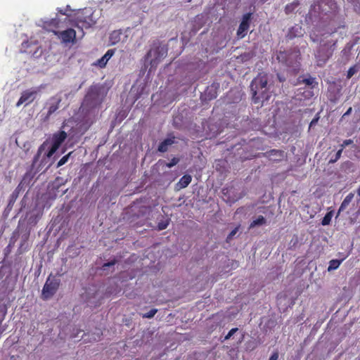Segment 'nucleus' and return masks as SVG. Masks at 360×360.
<instances>
[{
    "label": "nucleus",
    "instance_id": "obj_1",
    "mask_svg": "<svg viewBox=\"0 0 360 360\" xmlns=\"http://www.w3.org/2000/svg\"><path fill=\"white\" fill-rule=\"evenodd\" d=\"M269 75L264 72H259L250 85L252 101L255 104L263 105L264 101L271 98L270 86L268 84Z\"/></svg>",
    "mask_w": 360,
    "mask_h": 360
},
{
    "label": "nucleus",
    "instance_id": "obj_2",
    "mask_svg": "<svg viewBox=\"0 0 360 360\" xmlns=\"http://www.w3.org/2000/svg\"><path fill=\"white\" fill-rule=\"evenodd\" d=\"M48 143H49L47 141H44L43 143L41 144L40 146L38 148L37 152L33 158L30 170L24 174L22 179L21 180L20 184L18 185V186L15 188V189L13 191V192L17 191L18 194L20 195V193L21 192V191L23 190L25 188V187L28 186L29 184L30 183V181L34 177V176L38 172H41V170L43 169L41 167H39V165H38L37 168L34 169L37 162L39 161L41 155H42V152L46 150Z\"/></svg>",
    "mask_w": 360,
    "mask_h": 360
},
{
    "label": "nucleus",
    "instance_id": "obj_3",
    "mask_svg": "<svg viewBox=\"0 0 360 360\" xmlns=\"http://www.w3.org/2000/svg\"><path fill=\"white\" fill-rule=\"evenodd\" d=\"M104 96L103 87L91 86L82 103V108L86 111H90L101 104Z\"/></svg>",
    "mask_w": 360,
    "mask_h": 360
},
{
    "label": "nucleus",
    "instance_id": "obj_4",
    "mask_svg": "<svg viewBox=\"0 0 360 360\" xmlns=\"http://www.w3.org/2000/svg\"><path fill=\"white\" fill-rule=\"evenodd\" d=\"M67 133L65 131H59L53 134L51 140V146L50 148L49 141L47 140L49 143L46 150L42 152V153H44V154L39 164V167L44 168L46 166L48 162V160L56 152L60 145L67 139ZM45 141H46V140Z\"/></svg>",
    "mask_w": 360,
    "mask_h": 360
},
{
    "label": "nucleus",
    "instance_id": "obj_5",
    "mask_svg": "<svg viewBox=\"0 0 360 360\" xmlns=\"http://www.w3.org/2000/svg\"><path fill=\"white\" fill-rule=\"evenodd\" d=\"M167 48L158 41H154L150 49L145 56L146 62H149L151 68H156L158 64L167 56Z\"/></svg>",
    "mask_w": 360,
    "mask_h": 360
},
{
    "label": "nucleus",
    "instance_id": "obj_6",
    "mask_svg": "<svg viewBox=\"0 0 360 360\" xmlns=\"http://www.w3.org/2000/svg\"><path fill=\"white\" fill-rule=\"evenodd\" d=\"M337 40H331L320 44L315 53L319 66H323L333 56Z\"/></svg>",
    "mask_w": 360,
    "mask_h": 360
},
{
    "label": "nucleus",
    "instance_id": "obj_7",
    "mask_svg": "<svg viewBox=\"0 0 360 360\" xmlns=\"http://www.w3.org/2000/svg\"><path fill=\"white\" fill-rule=\"evenodd\" d=\"M91 8H84L76 14L75 26L77 27L89 28L96 24V19L93 16Z\"/></svg>",
    "mask_w": 360,
    "mask_h": 360
},
{
    "label": "nucleus",
    "instance_id": "obj_8",
    "mask_svg": "<svg viewBox=\"0 0 360 360\" xmlns=\"http://www.w3.org/2000/svg\"><path fill=\"white\" fill-rule=\"evenodd\" d=\"M300 51H279L276 54V59L279 63H281L290 68L297 67V63L300 59Z\"/></svg>",
    "mask_w": 360,
    "mask_h": 360
},
{
    "label": "nucleus",
    "instance_id": "obj_9",
    "mask_svg": "<svg viewBox=\"0 0 360 360\" xmlns=\"http://www.w3.org/2000/svg\"><path fill=\"white\" fill-rule=\"evenodd\" d=\"M60 285V281L52 275H49L43 287L41 296L44 300H48L53 297L57 292Z\"/></svg>",
    "mask_w": 360,
    "mask_h": 360
},
{
    "label": "nucleus",
    "instance_id": "obj_10",
    "mask_svg": "<svg viewBox=\"0 0 360 360\" xmlns=\"http://www.w3.org/2000/svg\"><path fill=\"white\" fill-rule=\"evenodd\" d=\"M41 87L30 88L23 91L21 96L16 103V107H20L24 104L25 106L32 103L38 96Z\"/></svg>",
    "mask_w": 360,
    "mask_h": 360
},
{
    "label": "nucleus",
    "instance_id": "obj_11",
    "mask_svg": "<svg viewBox=\"0 0 360 360\" xmlns=\"http://www.w3.org/2000/svg\"><path fill=\"white\" fill-rule=\"evenodd\" d=\"M63 44H75L76 42V32L72 28H68L63 31H53Z\"/></svg>",
    "mask_w": 360,
    "mask_h": 360
},
{
    "label": "nucleus",
    "instance_id": "obj_12",
    "mask_svg": "<svg viewBox=\"0 0 360 360\" xmlns=\"http://www.w3.org/2000/svg\"><path fill=\"white\" fill-rule=\"evenodd\" d=\"M252 15V13H247L243 15L242 20L237 30V35L238 37L243 38L247 34V32L250 27Z\"/></svg>",
    "mask_w": 360,
    "mask_h": 360
},
{
    "label": "nucleus",
    "instance_id": "obj_13",
    "mask_svg": "<svg viewBox=\"0 0 360 360\" xmlns=\"http://www.w3.org/2000/svg\"><path fill=\"white\" fill-rule=\"evenodd\" d=\"M61 101L62 98L60 96L58 95H56L50 98L49 102L47 103V105L49 106L47 114L46 115V119H49L50 116L59 108L60 103Z\"/></svg>",
    "mask_w": 360,
    "mask_h": 360
},
{
    "label": "nucleus",
    "instance_id": "obj_14",
    "mask_svg": "<svg viewBox=\"0 0 360 360\" xmlns=\"http://www.w3.org/2000/svg\"><path fill=\"white\" fill-rule=\"evenodd\" d=\"M263 156L273 162H280L285 157V153L282 150L272 149L263 153Z\"/></svg>",
    "mask_w": 360,
    "mask_h": 360
},
{
    "label": "nucleus",
    "instance_id": "obj_15",
    "mask_svg": "<svg viewBox=\"0 0 360 360\" xmlns=\"http://www.w3.org/2000/svg\"><path fill=\"white\" fill-rule=\"evenodd\" d=\"M176 137L173 134H169L168 137L161 141L158 146V150L161 153H165L168 150L169 146L174 144Z\"/></svg>",
    "mask_w": 360,
    "mask_h": 360
},
{
    "label": "nucleus",
    "instance_id": "obj_16",
    "mask_svg": "<svg viewBox=\"0 0 360 360\" xmlns=\"http://www.w3.org/2000/svg\"><path fill=\"white\" fill-rule=\"evenodd\" d=\"M304 30L302 26L295 25L290 27L286 35V38L289 40H292L295 37H300L303 35Z\"/></svg>",
    "mask_w": 360,
    "mask_h": 360
},
{
    "label": "nucleus",
    "instance_id": "obj_17",
    "mask_svg": "<svg viewBox=\"0 0 360 360\" xmlns=\"http://www.w3.org/2000/svg\"><path fill=\"white\" fill-rule=\"evenodd\" d=\"M115 52V49H109L106 51V53L104 54V56L98 59L94 65L101 68H103L105 67L108 61L111 58V57L114 55Z\"/></svg>",
    "mask_w": 360,
    "mask_h": 360
},
{
    "label": "nucleus",
    "instance_id": "obj_18",
    "mask_svg": "<svg viewBox=\"0 0 360 360\" xmlns=\"http://www.w3.org/2000/svg\"><path fill=\"white\" fill-rule=\"evenodd\" d=\"M354 197V194L353 193H349L343 200L342 202L338 211V215L340 214V212L345 211L347 207L349 205V204L352 202L353 198Z\"/></svg>",
    "mask_w": 360,
    "mask_h": 360
},
{
    "label": "nucleus",
    "instance_id": "obj_19",
    "mask_svg": "<svg viewBox=\"0 0 360 360\" xmlns=\"http://www.w3.org/2000/svg\"><path fill=\"white\" fill-rule=\"evenodd\" d=\"M192 177L189 174L184 175L176 184V187L178 190L186 188L191 182Z\"/></svg>",
    "mask_w": 360,
    "mask_h": 360
},
{
    "label": "nucleus",
    "instance_id": "obj_20",
    "mask_svg": "<svg viewBox=\"0 0 360 360\" xmlns=\"http://www.w3.org/2000/svg\"><path fill=\"white\" fill-rule=\"evenodd\" d=\"M122 32L120 30H115L111 32L109 40L112 45L118 43L121 39Z\"/></svg>",
    "mask_w": 360,
    "mask_h": 360
},
{
    "label": "nucleus",
    "instance_id": "obj_21",
    "mask_svg": "<svg viewBox=\"0 0 360 360\" xmlns=\"http://www.w3.org/2000/svg\"><path fill=\"white\" fill-rule=\"evenodd\" d=\"M266 223V219L263 216L260 215L250 224L249 229H253L256 226L264 225Z\"/></svg>",
    "mask_w": 360,
    "mask_h": 360
},
{
    "label": "nucleus",
    "instance_id": "obj_22",
    "mask_svg": "<svg viewBox=\"0 0 360 360\" xmlns=\"http://www.w3.org/2000/svg\"><path fill=\"white\" fill-rule=\"evenodd\" d=\"M205 96L207 99L212 100L217 97V88L214 86H208L205 91Z\"/></svg>",
    "mask_w": 360,
    "mask_h": 360
},
{
    "label": "nucleus",
    "instance_id": "obj_23",
    "mask_svg": "<svg viewBox=\"0 0 360 360\" xmlns=\"http://www.w3.org/2000/svg\"><path fill=\"white\" fill-rule=\"evenodd\" d=\"M300 5V1L298 0H295L292 2L287 4L285 6V13L286 14L292 13Z\"/></svg>",
    "mask_w": 360,
    "mask_h": 360
},
{
    "label": "nucleus",
    "instance_id": "obj_24",
    "mask_svg": "<svg viewBox=\"0 0 360 360\" xmlns=\"http://www.w3.org/2000/svg\"><path fill=\"white\" fill-rule=\"evenodd\" d=\"M300 82H302L306 84L307 86H309L311 88H314L318 85V82L316 81V78L312 77L311 76H309V77L307 78L303 79L302 81L300 80Z\"/></svg>",
    "mask_w": 360,
    "mask_h": 360
},
{
    "label": "nucleus",
    "instance_id": "obj_25",
    "mask_svg": "<svg viewBox=\"0 0 360 360\" xmlns=\"http://www.w3.org/2000/svg\"><path fill=\"white\" fill-rule=\"evenodd\" d=\"M333 216V211L328 212L321 220L323 226H327L330 224L332 217Z\"/></svg>",
    "mask_w": 360,
    "mask_h": 360
},
{
    "label": "nucleus",
    "instance_id": "obj_26",
    "mask_svg": "<svg viewBox=\"0 0 360 360\" xmlns=\"http://www.w3.org/2000/svg\"><path fill=\"white\" fill-rule=\"evenodd\" d=\"M342 261V260H338V259L330 260L329 262V266L328 267V271H330L337 269L340 266Z\"/></svg>",
    "mask_w": 360,
    "mask_h": 360
},
{
    "label": "nucleus",
    "instance_id": "obj_27",
    "mask_svg": "<svg viewBox=\"0 0 360 360\" xmlns=\"http://www.w3.org/2000/svg\"><path fill=\"white\" fill-rule=\"evenodd\" d=\"M19 195L18 194L17 191L13 192L11 193V195L9 197L8 203L7 207L8 208H12L14 203L15 202L16 200L18 199Z\"/></svg>",
    "mask_w": 360,
    "mask_h": 360
},
{
    "label": "nucleus",
    "instance_id": "obj_28",
    "mask_svg": "<svg viewBox=\"0 0 360 360\" xmlns=\"http://www.w3.org/2000/svg\"><path fill=\"white\" fill-rule=\"evenodd\" d=\"M73 152L71 151L68 153L67 155H64L57 163V167H60L62 165H65L69 160L70 155Z\"/></svg>",
    "mask_w": 360,
    "mask_h": 360
},
{
    "label": "nucleus",
    "instance_id": "obj_29",
    "mask_svg": "<svg viewBox=\"0 0 360 360\" xmlns=\"http://www.w3.org/2000/svg\"><path fill=\"white\" fill-rule=\"evenodd\" d=\"M157 311H158L157 309H152L148 312L142 314V317L147 318V319L153 318L155 315Z\"/></svg>",
    "mask_w": 360,
    "mask_h": 360
},
{
    "label": "nucleus",
    "instance_id": "obj_30",
    "mask_svg": "<svg viewBox=\"0 0 360 360\" xmlns=\"http://www.w3.org/2000/svg\"><path fill=\"white\" fill-rule=\"evenodd\" d=\"M179 160V158L174 157L169 162L165 163V165L167 167L171 168L178 164Z\"/></svg>",
    "mask_w": 360,
    "mask_h": 360
},
{
    "label": "nucleus",
    "instance_id": "obj_31",
    "mask_svg": "<svg viewBox=\"0 0 360 360\" xmlns=\"http://www.w3.org/2000/svg\"><path fill=\"white\" fill-rule=\"evenodd\" d=\"M342 151H343L342 148H340V150H338L335 155V158H331L329 162L334 163V162H337L340 158Z\"/></svg>",
    "mask_w": 360,
    "mask_h": 360
},
{
    "label": "nucleus",
    "instance_id": "obj_32",
    "mask_svg": "<svg viewBox=\"0 0 360 360\" xmlns=\"http://www.w3.org/2000/svg\"><path fill=\"white\" fill-rule=\"evenodd\" d=\"M323 3H326V4H330V8H332V9L333 8V7H335V3L334 2V0H322L321 4H320V6H320V8H321L323 10Z\"/></svg>",
    "mask_w": 360,
    "mask_h": 360
},
{
    "label": "nucleus",
    "instance_id": "obj_33",
    "mask_svg": "<svg viewBox=\"0 0 360 360\" xmlns=\"http://www.w3.org/2000/svg\"><path fill=\"white\" fill-rule=\"evenodd\" d=\"M238 328H232L229 330V332L228 333V334L225 336L224 338V340H229L231 336L236 333L238 331Z\"/></svg>",
    "mask_w": 360,
    "mask_h": 360
},
{
    "label": "nucleus",
    "instance_id": "obj_34",
    "mask_svg": "<svg viewBox=\"0 0 360 360\" xmlns=\"http://www.w3.org/2000/svg\"><path fill=\"white\" fill-rule=\"evenodd\" d=\"M279 358V352L278 350H276L273 352V353L271 354L269 360H278Z\"/></svg>",
    "mask_w": 360,
    "mask_h": 360
},
{
    "label": "nucleus",
    "instance_id": "obj_35",
    "mask_svg": "<svg viewBox=\"0 0 360 360\" xmlns=\"http://www.w3.org/2000/svg\"><path fill=\"white\" fill-rule=\"evenodd\" d=\"M352 143H353V141L352 139H346V140L343 141L342 143L340 146V148H342V150H343L346 146L351 145Z\"/></svg>",
    "mask_w": 360,
    "mask_h": 360
},
{
    "label": "nucleus",
    "instance_id": "obj_36",
    "mask_svg": "<svg viewBox=\"0 0 360 360\" xmlns=\"http://www.w3.org/2000/svg\"><path fill=\"white\" fill-rule=\"evenodd\" d=\"M238 231V227H236L233 230H232L231 231V233L228 235L226 240H231L233 238V237L236 234Z\"/></svg>",
    "mask_w": 360,
    "mask_h": 360
},
{
    "label": "nucleus",
    "instance_id": "obj_37",
    "mask_svg": "<svg viewBox=\"0 0 360 360\" xmlns=\"http://www.w3.org/2000/svg\"><path fill=\"white\" fill-rule=\"evenodd\" d=\"M356 72V70L354 67L350 68L347 71V78L352 77L354 73Z\"/></svg>",
    "mask_w": 360,
    "mask_h": 360
},
{
    "label": "nucleus",
    "instance_id": "obj_38",
    "mask_svg": "<svg viewBox=\"0 0 360 360\" xmlns=\"http://www.w3.org/2000/svg\"><path fill=\"white\" fill-rule=\"evenodd\" d=\"M117 263V260L116 259H113L110 262H108L107 263H105L103 265V268L105 269L106 267H109V266H113L115 265V264Z\"/></svg>",
    "mask_w": 360,
    "mask_h": 360
},
{
    "label": "nucleus",
    "instance_id": "obj_39",
    "mask_svg": "<svg viewBox=\"0 0 360 360\" xmlns=\"http://www.w3.org/2000/svg\"><path fill=\"white\" fill-rule=\"evenodd\" d=\"M168 224H169V223L167 221L159 223L158 224V229H159V230H164V229H165L167 227Z\"/></svg>",
    "mask_w": 360,
    "mask_h": 360
},
{
    "label": "nucleus",
    "instance_id": "obj_40",
    "mask_svg": "<svg viewBox=\"0 0 360 360\" xmlns=\"http://www.w3.org/2000/svg\"><path fill=\"white\" fill-rule=\"evenodd\" d=\"M70 6H67L65 10H63L62 8H58V12L60 13L62 15H67V11H70Z\"/></svg>",
    "mask_w": 360,
    "mask_h": 360
},
{
    "label": "nucleus",
    "instance_id": "obj_41",
    "mask_svg": "<svg viewBox=\"0 0 360 360\" xmlns=\"http://www.w3.org/2000/svg\"><path fill=\"white\" fill-rule=\"evenodd\" d=\"M352 111V107H349L348 108V110L344 113L343 117L349 115V114H351Z\"/></svg>",
    "mask_w": 360,
    "mask_h": 360
},
{
    "label": "nucleus",
    "instance_id": "obj_42",
    "mask_svg": "<svg viewBox=\"0 0 360 360\" xmlns=\"http://www.w3.org/2000/svg\"><path fill=\"white\" fill-rule=\"evenodd\" d=\"M356 218H352V217L349 218V224H354L356 223Z\"/></svg>",
    "mask_w": 360,
    "mask_h": 360
},
{
    "label": "nucleus",
    "instance_id": "obj_43",
    "mask_svg": "<svg viewBox=\"0 0 360 360\" xmlns=\"http://www.w3.org/2000/svg\"><path fill=\"white\" fill-rule=\"evenodd\" d=\"M318 121V118H314L311 122H310V127H311L313 124H314Z\"/></svg>",
    "mask_w": 360,
    "mask_h": 360
},
{
    "label": "nucleus",
    "instance_id": "obj_44",
    "mask_svg": "<svg viewBox=\"0 0 360 360\" xmlns=\"http://www.w3.org/2000/svg\"><path fill=\"white\" fill-rule=\"evenodd\" d=\"M51 24H58L56 19H53L51 22Z\"/></svg>",
    "mask_w": 360,
    "mask_h": 360
},
{
    "label": "nucleus",
    "instance_id": "obj_45",
    "mask_svg": "<svg viewBox=\"0 0 360 360\" xmlns=\"http://www.w3.org/2000/svg\"><path fill=\"white\" fill-rule=\"evenodd\" d=\"M356 193H357L358 195L360 196V186L358 188Z\"/></svg>",
    "mask_w": 360,
    "mask_h": 360
},
{
    "label": "nucleus",
    "instance_id": "obj_46",
    "mask_svg": "<svg viewBox=\"0 0 360 360\" xmlns=\"http://www.w3.org/2000/svg\"><path fill=\"white\" fill-rule=\"evenodd\" d=\"M311 39L313 41H316V40L315 39H314L311 36L310 37Z\"/></svg>",
    "mask_w": 360,
    "mask_h": 360
},
{
    "label": "nucleus",
    "instance_id": "obj_47",
    "mask_svg": "<svg viewBox=\"0 0 360 360\" xmlns=\"http://www.w3.org/2000/svg\"><path fill=\"white\" fill-rule=\"evenodd\" d=\"M337 32V29H335V30L332 32V34H333V33H335V32Z\"/></svg>",
    "mask_w": 360,
    "mask_h": 360
},
{
    "label": "nucleus",
    "instance_id": "obj_48",
    "mask_svg": "<svg viewBox=\"0 0 360 360\" xmlns=\"http://www.w3.org/2000/svg\"><path fill=\"white\" fill-rule=\"evenodd\" d=\"M49 167H50V165H48V166L46 167V169H45V170H44V171H46L48 168H49Z\"/></svg>",
    "mask_w": 360,
    "mask_h": 360
},
{
    "label": "nucleus",
    "instance_id": "obj_49",
    "mask_svg": "<svg viewBox=\"0 0 360 360\" xmlns=\"http://www.w3.org/2000/svg\"><path fill=\"white\" fill-rule=\"evenodd\" d=\"M279 80H280L281 82H282V81H283L282 78H281V77H279Z\"/></svg>",
    "mask_w": 360,
    "mask_h": 360
},
{
    "label": "nucleus",
    "instance_id": "obj_50",
    "mask_svg": "<svg viewBox=\"0 0 360 360\" xmlns=\"http://www.w3.org/2000/svg\"><path fill=\"white\" fill-rule=\"evenodd\" d=\"M3 319H0V323L2 322Z\"/></svg>",
    "mask_w": 360,
    "mask_h": 360
},
{
    "label": "nucleus",
    "instance_id": "obj_51",
    "mask_svg": "<svg viewBox=\"0 0 360 360\" xmlns=\"http://www.w3.org/2000/svg\"><path fill=\"white\" fill-rule=\"evenodd\" d=\"M236 200H230V202H235Z\"/></svg>",
    "mask_w": 360,
    "mask_h": 360
}]
</instances>
